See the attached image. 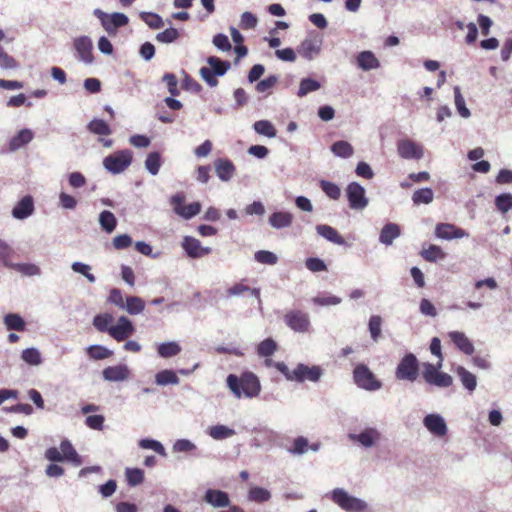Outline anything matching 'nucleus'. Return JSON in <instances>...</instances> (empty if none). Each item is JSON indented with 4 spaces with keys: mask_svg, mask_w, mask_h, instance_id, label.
<instances>
[{
    "mask_svg": "<svg viewBox=\"0 0 512 512\" xmlns=\"http://www.w3.org/2000/svg\"><path fill=\"white\" fill-rule=\"evenodd\" d=\"M226 383L236 398H253L261 391L258 377L250 371L243 372L240 376L229 374Z\"/></svg>",
    "mask_w": 512,
    "mask_h": 512,
    "instance_id": "f257e3e1",
    "label": "nucleus"
},
{
    "mask_svg": "<svg viewBox=\"0 0 512 512\" xmlns=\"http://www.w3.org/2000/svg\"><path fill=\"white\" fill-rule=\"evenodd\" d=\"M273 365L290 381L304 382L309 380L317 382L322 376V369L319 366L309 367L300 363L293 370H290L284 362H276Z\"/></svg>",
    "mask_w": 512,
    "mask_h": 512,
    "instance_id": "f03ea898",
    "label": "nucleus"
},
{
    "mask_svg": "<svg viewBox=\"0 0 512 512\" xmlns=\"http://www.w3.org/2000/svg\"><path fill=\"white\" fill-rule=\"evenodd\" d=\"M353 380L359 388L367 391H376L382 387V382L377 379L375 374L365 364H357L355 366Z\"/></svg>",
    "mask_w": 512,
    "mask_h": 512,
    "instance_id": "7ed1b4c3",
    "label": "nucleus"
},
{
    "mask_svg": "<svg viewBox=\"0 0 512 512\" xmlns=\"http://www.w3.org/2000/svg\"><path fill=\"white\" fill-rule=\"evenodd\" d=\"M133 155L128 149L116 151L103 160L104 168L112 174H120L132 163Z\"/></svg>",
    "mask_w": 512,
    "mask_h": 512,
    "instance_id": "20e7f679",
    "label": "nucleus"
},
{
    "mask_svg": "<svg viewBox=\"0 0 512 512\" xmlns=\"http://www.w3.org/2000/svg\"><path fill=\"white\" fill-rule=\"evenodd\" d=\"M419 375V363L412 353L406 354L399 362L395 376L398 380L414 382Z\"/></svg>",
    "mask_w": 512,
    "mask_h": 512,
    "instance_id": "39448f33",
    "label": "nucleus"
},
{
    "mask_svg": "<svg viewBox=\"0 0 512 512\" xmlns=\"http://www.w3.org/2000/svg\"><path fill=\"white\" fill-rule=\"evenodd\" d=\"M438 363L436 365L431 363L424 364V370L422 373L423 379L430 385H434L441 388H446L452 385L453 378L444 372H440Z\"/></svg>",
    "mask_w": 512,
    "mask_h": 512,
    "instance_id": "423d86ee",
    "label": "nucleus"
},
{
    "mask_svg": "<svg viewBox=\"0 0 512 512\" xmlns=\"http://www.w3.org/2000/svg\"><path fill=\"white\" fill-rule=\"evenodd\" d=\"M332 500L342 509L349 512H360L366 508L364 501L349 495L346 491L340 488L333 490Z\"/></svg>",
    "mask_w": 512,
    "mask_h": 512,
    "instance_id": "0eeeda50",
    "label": "nucleus"
},
{
    "mask_svg": "<svg viewBox=\"0 0 512 512\" xmlns=\"http://www.w3.org/2000/svg\"><path fill=\"white\" fill-rule=\"evenodd\" d=\"M185 195L183 193H177L170 198V204L173 211L184 219H191L198 215L201 211V204L199 202H193L185 205Z\"/></svg>",
    "mask_w": 512,
    "mask_h": 512,
    "instance_id": "6e6552de",
    "label": "nucleus"
},
{
    "mask_svg": "<svg viewBox=\"0 0 512 512\" xmlns=\"http://www.w3.org/2000/svg\"><path fill=\"white\" fill-rule=\"evenodd\" d=\"M284 322L295 332L306 333L310 329V319L306 312L290 310L284 315Z\"/></svg>",
    "mask_w": 512,
    "mask_h": 512,
    "instance_id": "1a4fd4ad",
    "label": "nucleus"
},
{
    "mask_svg": "<svg viewBox=\"0 0 512 512\" xmlns=\"http://www.w3.org/2000/svg\"><path fill=\"white\" fill-rule=\"evenodd\" d=\"M349 206L352 209H363L368 205L364 188L357 182H351L346 188Z\"/></svg>",
    "mask_w": 512,
    "mask_h": 512,
    "instance_id": "9d476101",
    "label": "nucleus"
},
{
    "mask_svg": "<svg viewBox=\"0 0 512 512\" xmlns=\"http://www.w3.org/2000/svg\"><path fill=\"white\" fill-rule=\"evenodd\" d=\"M322 39L317 35H310L298 46V53L307 60H312L320 53Z\"/></svg>",
    "mask_w": 512,
    "mask_h": 512,
    "instance_id": "9b49d317",
    "label": "nucleus"
},
{
    "mask_svg": "<svg viewBox=\"0 0 512 512\" xmlns=\"http://www.w3.org/2000/svg\"><path fill=\"white\" fill-rule=\"evenodd\" d=\"M135 331L132 322L125 316L119 317L117 324L110 326L108 334L118 342L129 338Z\"/></svg>",
    "mask_w": 512,
    "mask_h": 512,
    "instance_id": "f8f14e48",
    "label": "nucleus"
},
{
    "mask_svg": "<svg viewBox=\"0 0 512 512\" xmlns=\"http://www.w3.org/2000/svg\"><path fill=\"white\" fill-rule=\"evenodd\" d=\"M397 152L404 159H421L423 157L422 146L410 139H402L397 143Z\"/></svg>",
    "mask_w": 512,
    "mask_h": 512,
    "instance_id": "ddd939ff",
    "label": "nucleus"
},
{
    "mask_svg": "<svg viewBox=\"0 0 512 512\" xmlns=\"http://www.w3.org/2000/svg\"><path fill=\"white\" fill-rule=\"evenodd\" d=\"M182 247L191 258H201L212 252L210 247H202L200 241L191 236L184 237Z\"/></svg>",
    "mask_w": 512,
    "mask_h": 512,
    "instance_id": "4468645a",
    "label": "nucleus"
},
{
    "mask_svg": "<svg viewBox=\"0 0 512 512\" xmlns=\"http://www.w3.org/2000/svg\"><path fill=\"white\" fill-rule=\"evenodd\" d=\"M34 200L30 195L21 198L12 209V216L15 219L23 220L31 216L34 212Z\"/></svg>",
    "mask_w": 512,
    "mask_h": 512,
    "instance_id": "2eb2a0df",
    "label": "nucleus"
},
{
    "mask_svg": "<svg viewBox=\"0 0 512 512\" xmlns=\"http://www.w3.org/2000/svg\"><path fill=\"white\" fill-rule=\"evenodd\" d=\"M74 47L77 51L79 58L85 63H92L94 60L92 54V41L87 36H81L74 40Z\"/></svg>",
    "mask_w": 512,
    "mask_h": 512,
    "instance_id": "dca6fc26",
    "label": "nucleus"
},
{
    "mask_svg": "<svg viewBox=\"0 0 512 512\" xmlns=\"http://www.w3.org/2000/svg\"><path fill=\"white\" fill-rule=\"evenodd\" d=\"M103 378L110 382L125 381L130 376V370L126 365L119 364L106 367L102 371Z\"/></svg>",
    "mask_w": 512,
    "mask_h": 512,
    "instance_id": "f3484780",
    "label": "nucleus"
},
{
    "mask_svg": "<svg viewBox=\"0 0 512 512\" xmlns=\"http://www.w3.org/2000/svg\"><path fill=\"white\" fill-rule=\"evenodd\" d=\"M425 427L434 435L442 437L447 433L444 419L437 414H429L424 418Z\"/></svg>",
    "mask_w": 512,
    "mask_h": 512,
    "instance_id": "a211bd4d",
    "label": "nucleus"
},
{
    "mask_svg": "<svg viewBox=\"0 0 512 512\" xmlns=\"http://www.w3.org/2000/svg\"><path fill=\"white\" fill-rule=\"evenodd\" d=\"M217 176L222 181H229L235 174L236 168L233 162L227 158H218L214 162Z\"/></svg>",
    "mask_w": 512,
    "mask_h": 512,
    "instance_id": "6ab92c4d",
    "label": "nucleus"
},
{
    "mask_svg": "<svg viewBox=\"0 0 512 512\" xmlns=\"http://www.w3.org/2000/svg\"><path fill=\"white\" fill-rule=\"evenodd\" d=\"M349 438L354 442H359L362 446L369 448L380 438L379 432L374 428H368L360 434H349Z\"/></svg>",
    "mask_w": 512,
    "mask_h": 512,
    "instance_id": "aec40b11",
    "label": "nucleus"
},
{
    "mask_svg": "<svg viewBox=\"0 0 512 512\" xmlns=\"http://www.w3.org/2000/svg\"><path fill=\"white\" fill-rule=\"evenodd\" d=\"M449 338L454 343V345L463 353L467 355H472L474 352V346L472 342L468 339V337L459 331L449 332Z\"/></svg>",
    "mask_w": 512,
    "mask_h": 512,
    "instance_id": "412c9836",
    "label": "nucleus"
},
{
    "mask_svg": "<svg viewBox=\"0 0 512 512\" xmlns=\"http://www.w3.org/2000/svg\"><path fill=\"white\" fill-rule=\"evenodd\" d=\"M204 499L214 507H227L230 504L228 494L216 489H208L205 493Z\"/></svg>",
    "mask_w": 512,
    "mask_h": 512,
    "instance_id": "4be33fe9",
    "label": "nucleus"
},
{
    "mask_svg": "<svg viewBox=\"0 0 512 512\" xmlns=\"http://www.w3.org/2000/svg\"><path fill=\"white\" fill-rule=\"evenodd\" d=\"M129 22L128 17L119 12L112 13L107 16L106 21H103V28L109 33H115L117 28L127 25Z\"/></svg>",
    "mask_w": 512,
    "mask_h": 512,
    "instance_id": "5701e85b",
    "label": "nucleus"
},
{
    "mask_svg": "<svg viewBox=\"0 0 512 512\" xmlns=\"http://www.w3.org/2000/svg\"><path fill=\"white\" fill-rule=\"evenodd\" d=\"M435 234L438 238L453 239L463 237L464 231L453 224L440 223L436 226Z\"/></svg>",
    "mask_w": 512,
    "mask_h": 512,
    "instance_id": "b1692460",
    "label": "nucleus"
},
{
    "mask_svg": "<svg viewBox=\"0 0 512 512\" xmlns=\"http://www.w3.org/2000/svg\"><path fill=\"white\" fill-rule=\"evenodd\" d=\"M316 231L320 236L334 244L344 245L346 243L345 239L332 226L320 224L316 226Z\"/></svg>",
    "mask_w": 512,
    "mask_h": 512,
    "instance_id": "393cba45",
    "label": "nucleus"
},
{
    "mask_svg": "<svg viewBox=\"0 0 512 512\" xmlns=\"http://www.w3.org/2000/svg\"><path fill=\"white\" fill-rule=\"evenodd\" d=\"M357 64L364 71L377 69L380 66L379 60L371 51L360 52L357 56Z\"/></svg>",
    "mask_w": 512,
    "mask_h": 512,
    "instance_id": "a878e982",
    "label": "nucleus"
},
{
    "mask_svg": "<svg viewBox=\"0 0 512 512\" xmlns=\"http://www.w3.org/2000/svg\"><path fill=\"white\" fill-rule=\"evenodd\" d=\"M293 222V215L290 212H274L269 217V224L276 229L289 227Z\"/></svg>",
    "mask_w": 512,
    "mask_h": 512,
    "instance_id": "bb28decb",
    "label": "nucleus"
},
{
    "mask_svg": "<svg viewBox=\"0 0 512 512\" xmlns=\"http://www.w3.org/2000/svg\"><path fill=\"white\" fill-rule=\"evenodd\" d=\"M245 280L235 283L233 286L227 289V296H239L245 292H250L252 296H254L259 303H261L260 289L259 288H250L246 285Z\"/></svg>",
    "mask_w": 512,
    "mask_h": 512,
    "instance_id": "cd10ccee",
    "label": "nucleus"
},
{
    "mask_svg": "<svg viewBox=\"0 0 512 512\" xmlns=\"http://www.w3.org/2000/svg\"><path fill=\"white\" fill-rule=\"evenodd\" d=\"M60 450L64 457V460L71 462L75 466L82 464L80 455L77 453L73 445L69 440H63L60 444Z\"/></svg>",
    "mask_w": 512,
    "mask_h": 512,
    "instance_id": "c85d7f7f",
    "label": "nucleus"
},
{
    "mask_svg": "<svg viewBox=\"0 0 512 512\" xmlns=\"http://www.w3.org/2000/svg\"><path fill=\"white\" fill-rule=\"evenodd\" d=\"M400 232L397 224L388 223L381 229L379 240L385 245H391L393 240L400 236Z\"/></svg>",
    "mask_w": 512,
    "mask_h": 512,
    "instance_id": "c756f323",
    "label": "nucleus"
},
{
    "mask_svg": "<svg viewBox=\"0 0 512 512\" xmlns=\"http://www.w3.org/2000/svg\"><path fill=\"white\" fill-rule=\"evenodd\" d=\"M456 373L458 377L460 378L463 386L469 390L470 392L474 391L477 386V379L476 376L468 371L463 366H458L456 369Z\"/></svg>",
    "mask_w": 512,
    "mask_h": 512,
    "instance_id": "7c9ffc66",
    "label": "nucleus"
},
{
    "mask_svg": "<svg viewBox=\"0 0 512 512\" xmlns=\"http://www.w3.org/2000/svg\"><path fill=\"white\" fill-rule=\"evenodd\" d=\"M87 130L99 136H108L112 133L110 126L103 119L98 118H94L87 124Z\"/></svg>",
    "mask_w": 512,
    "mask_h": 512,
    "instance_id": "2f4dec72",
    "label": "nucleus"
},
{
    "mask_svg": "<svg viewBox=\"0 0 512 512\" xmlns=\"http://www.w3.org/2000/svg\"><path fill=\"white\" fill-rule=\"evenodd\" d=\"M33 138V134L29 129L19 131L9 142L10 150H17L28 144Z\"/></svg>",
    "mask_w": 512,
    "mask_h": 512,
    "instance_id": "473e14b6",
    "label": "nucleus"
},
{
    "mask_svg": "<svg viewBox=\"0 0 512 512\" xmlns=\"http://www.w3.org/2000/svg\"><path fill=\"white\" fill-rule=\"evenodd\" d=\"M331 151L335 156L349 158L353 155V146L344 140L336 141L331 145Z\"/></svg>",
    "mask_w": 512,
    "mask_h": 512,
    "instance_id": "72a5a7b5",
    "label": "nucleus"
},
{
    "mask_svg": "<svg viewBox=\"0 0 512 512\" xmlns=\"http://www.w3.org/2000/svg\"><path fill=\"white\" fill-rule=\"evenodd\" d=\"M4 324L8 330L24 331L26 328L24 319L16 313H9L5 315Z\"/></svg>",
    "mask_w": 512,
    "mask_h": 512,
    "instance_id": "f704fd0d",
    "label": "nucleus"
},
{
    "mask_svg": "<svg viewBox=\"0 0 512 512\" xmlns=\"http://www.w3.org/2000/svg\"><path fill=\"white\" fill-rule=\"evenodd\" d=\"M254 130L260 134L264 135L268 138H274L277 135V130L274 125L268 120H259L256 121L253 125Z\"/></svg>",
    "mask_w": 512,
    "mask_h": 512,
    "instance_id": "c9c22d12",
    "label": "nucleus"
},
{
    "mask_svg": "<svg viewBox=\"0 0 512 512\" xmlns=\"http://www.w3.org/2000/svg\"><path fill=\"white\" fill-rule=\"evenodd\" d=\"M207 62L216 76H223L231 66L229 61L221 60L216 56H210Z\"/></svg>",
    "mask_w": 512,
    "mask_h": 512,
    "instance_id": "e433bc0d",
    "label": "nucleus"
},
{
    "mask_svg": "<svg viewBox=\"0 0 512 512\" xmlns=\"http://www.w3.org/2000/svg\"><path fill=\"white\" fill-rule=\"evenodd\" d=\"M99 223L103 230L111 233L115 230L117 220L114 214L108 210L102 211L99 215Z\"/></svg>",
    "mask_w": 512,
    "mask_h": 512,
    "instance_id": "4c0bfd02",
    "label": "nucleus"
},
{
    "mask_svg": "<svg viewBox=\"0 0 512 512\" xmlns=\"http://www.w3.org/2000/svg\"><path fill=\"white\" fill-rule=\"evenodd\" d=\"M158 354L163 358H170L180 353L181 347L176 342L161 343L157 348Z\"/></svg>",
    "mask_w": 512,
    "mask_h": 512,
    "instance_id": "58836bf2",
    "label": "nucleus"
},
{
    "mask_svg": "<svg viewBox=\"0 0 512 512\" xmlns=\"http://www.w3.org/2000/svg\"><path fill=\"white\" fill-rule=\"evenodd\" d=\"M21 359L31 366H38L42 363L41 353L36 348L24 349L21 353Z\"/></svg>",
    "mask_w": 512,
    "mask_h": 512,
    "instance_id": "ea45409f",
    "label": "nucleus"
},
{
    "mask_svg": "<svg viewBox=\"0 0 512 512\" xmlns=\"http://www.w3.org/2000/svg\"><path fill=\"white\" fill-rule=\"evenodd\" d=\"M155 382L158 385H162V386H165L168 384H178L179 378L174 371L165 369L156 374Z\"/></svg>",
    "mask_w": 512,
    "mask_h": 512,
    "instance_id": "a19ab883",
    "label": "nucleus"
},
{
    "mask_svg": "<svg viewBox=\"0 0 512 512\" xmlns=\"http://www.w3.org/2000/svg\"><path fill=\"white\" fill-rule=\"evenodd\" d=\"M127 312L131 315L141 313L145 308V302L143 299L137 296H129L126 298L125 307Z\"/></svg>",
    "mask_w": 512,
    "mask_h": 512,
    "instance_id": "79ce46f5",
    "label": "nucleus"
},
{
    "mask_svg": "<svg viewBox=\"0 0 512 512\" xmlns=\"http://www.w3.org/2000/svg\"><path fill=\"white\" fill-rule=\"evenodd\" d=\"M248 498L253 502L264 503L270 500L271 493L265 488L255 486L249 490Z\"/></svg>",
    "mask_w": 512,
    "mask_h": 512,
    "instance_id": "37998d69",
    "label": "nucleus"
},
{
    "mask_svg": "<svg viewBox=\"0 0 512 512\" xmlns=\"http://www.w3.org/2000/svg\"><path fill=\"white\" fill-rule=\"evenodd\" d=\"M114 318L109 313L98 314L93 318V325L99 332H108Z\"/></svg>",
    "mask_w": 512,
    "mask_h": 512,
    "instance_id": "c03bdc74",
    "label": "nucleus"
},
{
    "mask_svg": "<svg viewBox=\"0 0 512 512\" xmlns=\"http://www.w3.org/2000/svg\"><path fill=\"white\" fill-rule=\"evenodd\" d=\"M87 354L94 360H103L110 358L113 352L101 345H92L87 348Z\"/></svg>",
    "mask_w": 512,
    "mask_h": 512,
    "instance_id": "a18cd8bd",
    "label": "nucleus"
},
{
    "mask_svg": "<svg viewBox=\"0 0 512 512\" xmlns=\"http://www.w3.org/2000/svg\"><path fill=\"white\" fill-rule=\"evenodd\" d=\"M434 193L430 188H422L413 193L412 200L414 204H429L433 201Z\"/></svg>",
    "mask_w": 512,
    "mask_h": 512,
    "instance_id": "49530a36",
    "label": "nucleus"
},
{
    "mask_svg": "<svg viewBox=\"0 0 512 512\" xmlns=\"http://www.w3.org/2000/svg\"><path fill=\"white\" fill-rule=\"evenodd\" d=\"M277 350V343L272 338H267L257 346V354L261 357H269Z\"/></svg>",
    "mask_w": 512,
    "mask_h": 512,
    "instance_id": "de8ad7c7",
    "label": "nucleus"
},
{
    "mask_svg": "<svg viewBox=\"0 0 512 512\" xmlns=\"http://www.w3.org/2000/svg\"><path fill=\"white\" fill-rule=\"evenodd\" d=\"M146 169L152 174L157 175L161 167V155L158 152H151L145 160Z\"/></svg>",
    "mask_w": 512,
    "mask_h": 512,
    "instance_id": "09e8293b",
    "label": "nucleus"
},
{
    "mask_svg": "<svg viewBox=\"0 0 512 512\" xmlns=\"http://www.w3.org/2000/svg\"><path fill=\"white\" fill-rule=\"evenodd\" d=\"M421 256L428 262H435L438 259H443L445 253L437 245H429L428 248L423 249Z\"/></svg>",
    "mask_w": 512,
    "mask_h": 512,
    "instance_id": "8fccbe9b",
    "label": "nucleus"
},
{
    "mask_svg": "<svg viewBox=\"0 0 512 512\" xmlns=\"http://www.w3.org/2000/svg\"><path fill=\"white\" fill-rule=\"evenodd\" d=\"M320 88V83L311 78H304L300 82L299 90L297 95L303 97L310 92H314Z\"/></svg>",
    "mask_w": 512,
    "mask_h": 512,
    "instance_id": "3c124183",
    "label": "nucleus"
},
{
    "mask_svg": "<svg viewBox=\"0 0 512 512\" xmlns=\"http://www.w3.org/2000/svg\"><path fill=\"white\" fill-rule=\"evenodd\" d=\"M234 430L224 425H215L209 428V435L216 440L225 439L234 435Z\"/></svg>",
    "mask_w": 512,
    "mask_h": 512,
    "instance_id": "603ef678",
    "label": "nucleus"
},
{
    "mask_svg": "<svg viewBox=\"0 0 512 512\" xmlns=\"http://www.w3.org/2000/svg\"><path fill=\"white\" fill-rule=\"evenodd\" d=\"M495 206L497 210L502 214L507 213L510 209H512V194L503 193L498 195L495 198Z\"/></svg>",
    "mask_w": 512,
    "mask_h": 512,
    "instance_id": "864d4df0",
    "label": "nucleus"
},
{
    "mask_svg": "<svg viewBox=\"0 0 512 512\" xmlns=\"http://www.w3.org/2000/svg\"><path fill=\"white\" fill-rule=\"evenodd\" d=\"M454 98H455V105L458 110V113L462 117L468 118L470 116V111L465 105V100L461 94V89L459 86L454 87Z\"/></svg>",
    "mask_w": 512,
    "mask_h": 512,
    "instance_id": "5fc2aeb1",
    "label": "nucleus"
},
{
    "mask_svg": "<svg viewBox=\"0 0 512 512\" xmlns=\"http://www.w3.org/2000/svg\"><path fill=\"white\" fill-rule=\"evenodd\" d=\"M140 16L141 19L152 29H160L164 26L162 18L156 13L143 12Z\"/></svg>",
    "mask_w": 512,
    "mask_h": 512,
    "instance_id": "6e6d98bb",
    "label": "nucleus"
},
{
    "mask_svg": "<svg viewBox=\"0 0 512 512\" xmlns=\"http://www.w3.org/2000/svg\"><path fill=\"white\" fill-rule=\"evenodd\" d=\"M126 479L130 486H136L144 481V472L139 468H127Z\"/></svg>",
    "mask_w": 512,
    "mask_h": 512,
    "instance_id": "4d7b16f0",
    "label": "nucleus"
},
{
    "mask_svg": "<svg viewBox=\"0 0 512 512\" xmlns=\"http://www.w3.org/2000/svg\"><path fill=\"white\" fill-rule=\"evenodd\" d=\"M320 187L324 193L333 200H338L341 196V190L335 183L322 180L320 182Z\"/></svg>",
    "mask_w": 512,
    "mask_h": 512,
    "instance_id": "13d9d810",
    "label": "nucleus"
},
{
    "mask_svg": "<svg viewBox=\"0 0 512 512\" xmlns=\"http://www.w3.org/2000/svg\"><path fill=\"white\" fill-rule=\"evenodd\" d=\"M381 325H382V318L379 315L371 316L368 326H369L371 338L374 341H377L381 336Z\"/></svg>",
    "mask_w": 512,
    "mask_h": 512,
    "instance_id": "bf43d9fd",
    "label": "nucleus"
},
{
    "mask_svg": "<svg viewBox=\"0 0 512 512\" xmlns=\"http://www.w3.org/2000/svg\"><path fill=\"white\" fill-rule=\"evenodd\" d=\"M179 38V32L175 28H168L156 35V40L161 43L169 44Z\"/></svg>",
    "mask_w": 512,
    "mask_h": 512,
    "instance_id": "052dcab7",
    "label": "nucleus"
},
{
    "mask_svg": "<svg viewBox=\"0 0 512 512\" xmlns=\"http://www.w3.org/2000/svg\"><path fill=\"white\" fill-rule=\"evenodd\" d=\"M19 66L16 59L10 56L4 49H0V68L8 70V69H16Z\"/></svg>",
    "mask_w": 512,
    "mask_h": 512,
    "instance_id": "680f3d73",
    "label": "nucleus"
},
{
    "mask_svg": "<svg viewBox=\"0 0 512 512\" xmlns=\"http://www.w3.org/2000/svg\"><path fill=\"white\" fill-rule=\"evenodd\" d=\"M139 446L143 449H152L160 455H166L163 445L156 440L142 439L139 441Z\"/></svg>",
    "mask_w": 512,
    "mask_h": 512,
    "instance_id": "e2e57ef3",
    "label": "nucleus"
},
{
    "mask_svg": "<svg viewBox=\"0 0 512 512\" xmlns=\"http://www.w3.org/2000/svg\"><path fill=\"white\" fill-rule=\"evenodd\" d=\"M12 268L21 272L24 275L34 276L40 273V269L35 264L25 263V264H11Z\"/></svg>",
    "mask_w": 512,
    "mask_h": 512,
    "instance_id": "0e129e2a",
    "label": "nucleus"
},
{
    "mask_svg": "<svg viewBox=\"0 0 512 512\" xmlns=\"http://www.w3.org/2000/svg\"><path fill=\"white\" fill-rule=\"evenodd\" d=\"M305 266L311 272L327 271L325 262L316 257L307 258L305 261Z\"/></svg>",
    "mask_w": 512,
    "mask_h": 512,
    "instance_id": "69168bd1",
    "label": "nucleus"
},
{
    "mask_svg": "<svg viewBox=\"0 0 512 512\" xmlns=\"http://www.w3.org/2000/svg\"><path fill=\"white\" fill-rule=\"evenodd\" d=\"M163 82L166 83L168 91L172 96H177L179 94L178 80L174 74L166 73L163 76Z\"/></svg>",
    "mask_w": 512,
    "mask_h": 512,
    "instance_id": "338daca9",
    "label": "nucleus"
},
{
    "mask_svg": "<svg viewBox=\"0 0 512 512\" xmlns=\"http://www.w3.org/2000/svg\"><path fill=\"white\" fill-rule=\"evenodd\" d=\"M255 259L259 263L269 264V265H273L277 262V256L274 253H272L270 251H266V250H260V251L256 252Z\"/></svg>",
    "mask_w": 512,
    "mask_h": 512,
    "instance_id": "774afa93",
    "label": "nucleus"
}]
</instances>
